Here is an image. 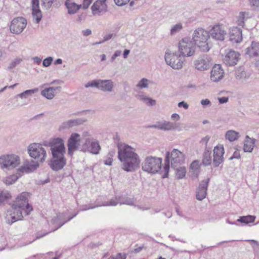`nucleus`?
Masks as SVG:
<instances>
[{
    "mask_svg": "<svg viewBox=\"0 0 259 259\" xmlns=\"http://www.w3.org/2000/svg\"><path fill=\"white\" fill-rule=\"evenodd\" d=\"M182 57H190L194 54L195 48L193 43L187 38H184L179 43V52Z\"/></svg>",
    "mask_w": 259,
    "mask_h": 259,
    "instance_id": "9d476101",
    "label": "nucleus"
},
{
    "mask_svg": "<svg viewBox=\"0 0 259 259\" xmlns=\"http://www.w3.org/2000/svg\"><path fill=\"white\" fill-rule=\"evenodd\" d=\"M166 64L174 69H180L182 68L185 61L184 58L179 53L166 52L164 56Z\"/></svg>",
    "mask_w": 259,
    "mask_h": 259,
    "instance_id": "0eeeda50",
    "label": "nucleus"
},
{
    "mask_svg": "<svg viewBox=\"0 0 259 259\" xmlns=\"http://www.w3.org/2000/svg\"><path fill=\"white\" fill-rule=\"evenodd\" d=\"M210 37L216 40H224L225 36L227 34L222 25L217 24L214 25L208 32Z\"/></svg>",
    "mask_w": 259,
    "mask_h": 259,
    "instance_id": "2eb2a0df",
    "label": "nucleus"
},
{
    "mask_svg": "<svg viewBox=\"0 0 259 259\" xmlns=\"http://www.w3.org/2000/svg\"><path fill=\"white\" fill-rule=\"evenodd\" d=\"M112 162V159L111 158H108L104 161V164L107 165H111Z\"/></svg>",
    "mask_w": 259,
    "mask_h": 259,
    "instance_id": "774afa93",
    "label": "nucleus"
},
{
    "mask_svg": "<svg viewBox=\"0 0 259 259\" xmlns=\"http://www.w3.org/2000/svg\"><path fill=\"white\" fill-rule=\"evenodd\" d=\"M22 61L20 59H15L14 60H13L11 63L10 64L8 68L9 69H12L15 68L17 65L19 64Z\"/></svg>",
    "mask_w": 259,
    "mask_h": 259,
    "instance_id": "de8ad7c7",
    "label": "nucleus"
},
{
    "mask_svg": "<svg viewBox=\"0 0 259 259\" xmlns=\"http://www.w3.org/2000/svg\"><path fill=\"white\" fill-rule=\"evenodd\" d=\"M29 193L22 192L16 199L12 206V210L8 211L6 219L8 224H12L13 223L21 220L23 215H28L32 211L33 208L28 202Z\"/></svg>",
    "mask_w": 259,
    "mask_h": 259,
    "instance_id": "f03ea898",
    "label": "nucleus"
},
{
    "mask_svg": "<svg viewBox=\"0 0 259 259\" xmlns=\"http://www.w3.org/2000/svg\"><path fill=\"white\" fill-rule=\"evenodd\" d=\"M179 125L176 123H172L164 121L162 122L163 131H169L176 129Z\"/></svg>",
    "mask_w": 259,
    "mask_h": 259,
    "instance_id": "f704fd0d",
    "label": "nucleus"
},
{
    "mask_svg": "<svg viewBox=\"0 0 259 259\" xmlns=\"http://www.w3.org/2000/svg\"><path fill=\"white\" fill-rule=\"evenodd\" d=\"M113 34L112 33H110V34L105 35L104 36L103 41H106L109 40L113 37Z\"/></svg>",
    "mask_w": 259,
    "mask_h": 259,
    "instance_id": "69168bd1",
    "label": "nucleus"
},
{
    "mask_svg": "<svg viewBox=\"0 0 259 259\" xmlns=\"http://www.w3.org/2000/svg\"><path fill=\"white\" fill-rule=\"evenodd\" d=\"M100 79H94L87 82L84 87L88 88H96L99 89Z\"/></svg>",
    "mask_w": 259,
    "mask_h": 259,
    "instance_id": "a19ab883",
    "label": "nucleus"
},
{
    "mask_svg": "<svg viewBox=\"0 0 259 259\" xmlns=\"http://www.w3.org/2000/svg\"><path fill=\"white\" fill-rule=\"evenodd\" d=\"M53 61L52 57H48L42 61V65L44 67H48L51 65Z\"/></svg>",
    "mask_w": 259,
    "mask_h": 259,
    "instance_id": "49530a36",
    "label": "nucleus"
},
{
    "mask_svg": "<svg viewBox=\"0 0 259 259\" xmlns=\"http://www.w3.org/2000/svg\"><path fill=\"white\" fill-rule=\"evenodd\" d=\"M39 166L38 162L31 160H25L23 165L18 169V171L21 172L29 173L33 171Z\"/></svg>",
    "mask_w": 259,
    "mask_h": 259,
    "instance_id": "4be33fe9",
    "label": "nucleus"
},
{
    "mask_svg": "<svg viewBox=\"0 0 259 259\" xmlns=\"http://www.w3.org/2000/svg\"><path fill=\"white\" fill-rule=\"evenodd\" d=\"M250 4L255 7H259V0H250Z\"/></svg>",
    "mask_w": 259,
    "mask_h": 259,
    "instance_id": "0e129e2a",
    "label": "nucleus"
},
{
    "mask_svg": "<svg viewBox=\"0 0 259 259\" xmlns=\"http://www.w3.org/2000/svg\"><path fill=\"white\" fill-rule=\"evenodd\" d=\"M178 106L180 108L183 107L185 109H187L189 107V105L185 101L179 102Z\"/></svg>",
    "mask_w": 259,
    "mask_h": 259,
    "instance_id": "13d9d810",
    "label": "nucleus"
},
{
    "mask_svg": "<svg viewBox=\"0 0 259 259\" xmlns=\"http://www.w3.org/2000/svg\"><path fill=\"white\" fill-rule=\"evenodd\" d=\"M185 155L178 149H174L171 153L167 152L165 161L166 162L170 160L172 168H176L183 164L185 161Z\"/></svg>",
    "mask_w": 259,
    "mask_h": 259,
    "instance_id": "1a4fd4ad",
    "label": "nucleus"
},
{
    "mask_svg": "<svg viewBox=\"0 0 259 259\" xmlns=\"http://www.w3.org/2000/svg\"><path fill=\"white\" fill-rule=\"evenodd\" d=\"M57 0H41V5L43 9L49 10L52 7L54 2Z\"/></svg>",
    "mask_w": 259,
    "mask_h": 259,
    "instance_id": "4c0bfd02",
    "label": "nucleus"
},
{
    "mask_svg": "<svg viewBox=\"0 0 259 259\" xmlns=\"http://www.w3.org/2000/svg\"><path fill=\"white\" fill-rule=\"evenodd\" d=\"M211 151L206 147L203 153L202 163L204 165L207 166L211 164Z\"/></svg>",
    "mask_w": 259,
    "mask_h": 259,
    "instance_id": "c756f323",
    "label": "nucleus"
},
{
    "mask_svg": "<svg viewBox=\"0 0 259 259\" xmlns=\"http://www.w3.org/2000/svg\"><path fill=\"white\" fill-rule=\"evenodd\" d=\"M245 73L244 71L240 72L239 71L235 72V76L237 78L241 79L245 77Z\"/></svg>",
    "mask_w": 259,
    "mask_h": 259,
    "instance_id": "5fc2aeb1",
    "label": "nucleus"
},
{
    "mask_svg": "<svg viewBox=\"0 0 259 259\" xmlns=\"http://www.w3.org/2000/svg\"><path fill=\"white\" fill-rule=\"evenodd\" d=\"M239 56L238 52L229 50L223 58L224 63L228 66H234L238 61Z\"/></svg>",
    "mask_w": 259,
    "mask_h": 259,
    "instance_id": "6ab92c4d",
    "label": "nucleus"
},
{
    "mask_svg": "<svg viewBox=\"0 0 259 259\" xmlns=\"http://www.w3.org/2000/svg\"><path fill=\"white\" fill-rule=\"evenodd\" d=\"M82 34L84 36H88L92 34V30L90 29H87L82 31Z\"/></svg>",
    "mask_w": 259,
    "mask_h": 259,
    "instance_id": "e2e57ef3",
    "label": "nucleus"
},
{
    "mask_svg": "<svg viewBox=\"0 0 259 259\" xmlns=\"http://www.w3.org/2000/svg\"><path fill=\"white\" fill-rule=\"evenodd\" d=\"M108 259H126V255L125 254L119 253L116 256H110Z\"/></svg>",
    "mask_w": 259,
    "mask_h": 259,
    "instance_id": "8fccbe9b",
    "label": "nucleus"
},
{
    "mask_svg": "<svg viewBox=\"0 0 259 259\" xmlns=\"http://www.w3.org/2000/svg\"><path fill=\"white\" fill-rule=\"evenodd\" d=\"M176 175L178 179H183L186 175V170L184 166H177L176 168Z\"/></svg>",
    "mask_w": 259,
    "mask_h": 259,
    "instance_id": "e433bc0d",
    "label": "nucleus"
},
{
    "mask_svg": "<svg viewBox=\"0 0 259 259\" xmlns=\"http://www.w3.org/2000/svg\"><path fill=\"white\" fill-rule=\"evenodd\" d=\"M115 4L118 6H123L130 2V0H114Z\"/></svg>",
    "mask_w": 259,
    "mask_h": 259,
    "instance_id": "09e8293b",
    "label": "nucleus"
},
{
    "mask_svg": "<svg viewBox=\"0 0 259 259\" xmlns=\"http://www.w3.org/2000/svg\"><path fill=\"white\" fill-rule=\"evenodd\" d=\"M219 102L220 104H223L226 103L228 102L229 98L228 97H223L221 98H218Z\"/></svg>",
    "mask_w": 259,
    "mask_h": 259,
    "instance_id": "052dcab7",
    "label": "nucleus"
},
{
    "mask_svg": "<svg viewBox=\"0 0 259 259\" xmlns=\"http://www.w3.org/2000/svg\"><path fill=\"white\" fill-rule=\"evenodd\" d=\"M171 118L174 120H179L180 119V116L177 113H174L171 115Z\"/></svg>",
    "mask_w": 259,
    "mask_h": 259,
    "instance_id": "338daca9",
    "label": "nucleus"
},
{
    "mask_svg": "<svg viewBox=\"0 0 259 259\" xmlns=\"http://www.w3.org/2000/svg\"><path fill=\"white\" fill-rule=\"evenodd\" d=\"M136 98L139 100L145 102L147 97L145 96L143 93H139L136 96Z\"/></svg>",
    "mask_w": 259,
    "mask_h": 259,
    "instance_id": "bf43d9fd",
    "label": "nucleus"
},
{
    "mask_svg": "<svg viewBox=\"0 0 259 259\" xmlns=\"http://www.w3.org/2000/svg\"><path fill=\"white\" fill-rule=\"evenodd\" d=\"M255 218L256 217L254 215H251L242 216L239 217V218L237 220V221L238 222H240L241 223L248 224L249 223H253L255 221Z\"/></svg>",
    "mask_w": 259,
    "mask_h": 259,
    "instance_id": "473e14b6",
    "label": "nucleus"
},
{
    "mask_svg": "<svg viewBox=\"0 0 259 259\" xmlns=\"http://www.w3.org/2000/svg\"><path fill=\"white\" fill-rule=\"evenodd\" d=\"M114 87L111 79H100L99 89L104 92H112Z\"/></svg>",
    "mask_w": 259,
    "mask_h": 259,
    "instance_id": "393cba45",
    "label": "nucleus"
},
{
    "mask_svg": "<svg viewBox=\"0 0 259 259\" xmlns=\"http://www.w3.org/2000/svg\"><path fill=\"white\" fill-rule=\"evenodd\" d=\"M27 24L26 20L23 17L14 18L11 22L10 29L14 33L19 34L25 28Z\"/></svg>",
    "mask_w": 259,
    "mask_h": 259,
    "instance_id": "ddd939ff",
    "label": "nucleus"
},
{
    "mask_svg": "<svg viewBox=\"0 0 259 259\" xmlns=\"http://www.w3.org/2000/svg\"><path fill=\"white\" fill-rule=\"evenodd\" d=\"M118 158L122 163V169L127 172L135 171L139 167V156L131 146H118Z\"/></svg>",
    "mask_w": 259,
    "mask_h": 259,
    "instance_id": "7ed1b4c3",
    "label": "nucleus"
},
{
    "mask_svg": "<svg viewBox=\"0 0 259 259\" xmlns=\"http://www.w3.org/2000/svg\"><path fill=\"white\" fill-rule=\"evenodd\" d=\"M226 139H228L230 142H233L239 137V133L233 130L228 131L227 132L225 135Z\"/></svg>",
    "mask_w": 259,
    "mask_h": 259,
    "instance_id": "72a5a7b5",
    "label": "nucleus"
},
{
    "mask_svg": "<svg viewBox=\"0 0 259 259\" xmlns=\"http://www.w3.org/2000/svg\"><path fill=\"white\" fill-rule=\"evenodd\" d=\"M201 104L203 106L211 105L210 101L207 99L202 100L201 101Z\"/></svg>",
    "mask_w": 259,
    "mask_h": 259,
    "instance_id": "680f3d73",
    "label": "nucleus"
},
{
    "mask_svg": "<svg viewBox=\"0 0 259 259\" xmlns=\"http://www.w3.org/2000/svg\"><path fill=\"white\" fill-rule=\"evenodd\" d=\"M101 150L98 141L94 139L87 138L82 146L81 151L89 152L94 154H98Z\"/></svg>",
    "mask_w": 259,
    "mask_h": 259,
    "instance_id": "9b49d317",
    "label": "nucleus"
},
{
    "mask_svg": "<svg viewBox=\"0 0 259 259\" xmlns=\"http://www.w3.org/2000/svg\"><path fill=\"white\" fill-rule=\"evenodd\" d=\"M162 159L154 156H147L142 164L143 170L148 173L156 174L161 168Z\"/></svg>",
    "mask_w": 259,
    "mask_h": 259,
    "instance_id": "39448f33",
    "label": "nucleus"
},
{
    "mask_svg": "<svg viewBox=\"0 0 259 259\" xmlns=\"http://www.w3.org/2000/svg\"><path fill=\"white\" fill-rule=\"evenodd\" d=\"M20 163L19 156L15 154L3 155L0 156V167L10 169L16 167Z\"/></svg>",
    "mask_w": 259,
    "mask_h": 259,
    "instance_id": "6e6552de",
    "label": "nucleus"
},
{
    "mask_svg": "<svg viewBox=\"0 0 259 259\" xmlns=\"http://www.w3.org/2000/svg\"><path fill=\"white\" fill-rule=\"evenodd\" d=\"M230 40L232 42L239 43L242 40V30L237 27L232 28L230 31Z\"/></svg>",
    "mask_w": 259,
    "mask_h": 259,
    "instance_id": "b1692460",
    "label": "nucleus"
},
{
    "mask_svg": "<svg viewBox=\"0 0 259 259\" xmlns=\"http://www.w3.org/2000/svg\"><path fill=\"white\" fill-rule=\"evenodd\" d=\"M65 5L68 10V13L70 15L76 13L77 11L81 8V5H77L72 0H66Z\"/></svg>",
    "mask_w": 259,
    "mask_h": 259,
    "instance_id": "bb28decb",
    "label": "nucleus"
},
{
    "mask_svg": "<svg viewBox=\"0 0 259 259\" xmlns=\"http://www.w3.org/2000/svg\"><path fill=\"white\" fill-rule=\"evenodd\" d=\"M10 196V194L7 191H0V203L8 199Z\"/></svg>",
    "mask_w": 259,
    "mask_h": 259,
    "instance_id": "37998d69",
    "label": "nucleus"
},
{
    "mask_svg": "<svg viewBox=\"0 0 259 259\" xmlns=\"http://www.w3.org/2000/svg\"><path fill=\"white\" fill-rule=\"evenodd\" d=\"M148 80L147 79L143 78L139 81V82L137 84V87L139 88L140 89L148 88Z\"/></svg>",
    "mask_w": 259,
    "mask_h": 259,
    "instance_id": "79ce46f5",
    "label": "nucleus"
},
{
    "mask_svg": "<svg viewBox=\"0 0 259 259\" xmlns=\"http://www.w3.org/2000/svg\"><path fill=\"white\" fill-rule=\"evenodd\" d=\"M144 102L148 106H154L156 104V101L149 97L146 99Z\"/></svg>",
    "mask_w": 259,
    "mask_h": 259,
    "instance_id": "3c124183",
    "label": "nucleus"
},
{
    "mask_svg": "<svg viewBox=\"0 0 259 259\" xmlns=\"http://www.w3.org/2000/svg\"><path fill=\"white\" fill-rule=\"evenodd\" d=\"M245 143L244 144L243 149L244 152H251L254 147V144L255 143V139H251L248 136H246L245 137Z\"/></svg>",
    "mask_w": 259,
    "mask_h": 259,
    "instance_id": "c85d7f7f",
    "label": "nucleus"
},
{
    "mask_svg": "<svg viewBox=\"0 0 259 259\" xmlns=\"http://www.w3.org/2000/svg\"><path fill=\"white\" fill-rule=\"evenodd\" d=\"M87 119L84 118H78L76 119H70L63 122L59 126V131L65 130L70 128L77 126L83 124L87 122Z\"/></svg>",
    "mask_w": 259,
    "mask_h": 259,
    "instance_id": "a211bd4d",
    "label": "nucleus"
},
{
    "mask_svg": "<svg viewBox=\"0 0 259 259\" xmlns=\"http://www.w3.org/2000/svg\"><path fill=\"white\" fill-rule=\"evenodd\" d=\"M247 15L248 13L246 12H241L239 13V16L237 17V23L238 25L242 26L244 25L245 16Z\"/></svg>",
    "mask_w": 259,
    "mask_h": 259,
    "instance_id": "58836bf2",
    "label": "nucleus"
},
{
    "mask_svg": "<svg viewBox=\"0 0 259 259\" xmlns=\"http://www.w3.org/2000/svg\"><path fill=\"white\" fill-rule=\"evenodd\" d=\"M119 203L118 200V197L116 196L115 199H111L109 201H106L104 202L101 205H98L90 207L88 208H85L84 210H87L89 209H93L96 207H98L99 206H116L117 205V204Z\"/></svg>",
    "mask_w": 259,
    "mask_h": 259,
    "instance_id": "7c9ffc66",
    "label": "nucleus"
},
{
    "mask_svg": "<svg viewBox=\"0 0 259 259\" xmlns=\"http://www.w3.org/2000/svg\"><path fill=\"white\" fill-rule=\"evenodd\" d=\"M245 53L251 57L259 56V42L252 41L251 45L245 49Z\"/></svg>",
    "mask_w": 259,
    "mask_h": 259,
    "instance_id": "a878e982",
    "label": "nucleus"
},
{
    "mask_svg": "<svg viewBox=\"0 0 259 259\" xmlns=\"http://www.w3.org/2000/svg\"><path fill=\"white\" fill-rule=\"evenodd\" d=\"M61 87H49L42 90L41 92V94L42 96L46 97L47 99L49 100H51L55 96V91L57 90L60 91L61 90Z\"/></svg>",
    "mask_w": 259,
    "mask_h": 259,
    "instance_id": "cd10ccee",
    "label": "nucleus"
},
{
    "mask_svg": "<svg viewBox=\"0 0 259 259\" xmlns=\"http://www.w3.org/2000/svg\"><path fill=\"white\" fill-rule=\"evenodd\" d=\"M209 37L208 31L202 28H198L194 31L192 39L195 45L197 46L201 51L207 52L210 49L207 42Z\"/></svg>",
    "mask_w": 259,
    "mask_h": 259,
    "instance_id": "20e7f679",
    "label": "nucleus"
},
{
    "mask_svg": "<svg viewBox=\"0 0 259 259\" xmlns=\"http://www.w3.org/2000/svg\"><path fill=\"white\" fill-rule=\"evenodd\" d=\"M209 139H210V137L208 136H206L205 137L203 138L201 140V141H200V143L202 144H204L205 145V148H206L207 144L208 142Z\"/></svg>",
    "mask_w": 259,
    "mask_h": 259,
    "instance_id": "6e6d98bb",
    "label": "nucleus"
},
{
    "mask_svg": "<svg viewBox=\"0 0 259 259\" xmlns=\"http://www.w3.org/2000/svg\"><path fill=\"white\" fill-rule=\"evenodd\" d=\"M210 179L207 178L205 180L202 181L199 185L196 191V199L198 200H202L204 199L207 194V190Z\"/></svg>",
    "mask_w": 259,
    "mask_h": 259,
    "instance_id": "aec40b11",
    "label": "nucleus"
},
{
    "mask_svg": "<svg viewBox=\"0 0 259 259\" xmlns=\"http://www.w3.org/2000/svg\"><path fill=\"white\" fill-rule=\"evenodd\" d=\"M199 167V162L197 160H195L192 162L190 165V168L192 170H197Z\"/></svg>",
    "mask_w": 259,
    "mask_h": 259,
    "instance_id": "603ef678",
    "label": "nucleus"
},
{
    "mask_svg": "<svg viewBox=\"0 0 259 259\" xmlns=\"http://www.w3.org/2000/svg\"><path fill=\"white\" fill-rule=\"evenodd\" d=\"M27 152L31 157L37 159L40 162H44L47 158L46 151L40 144H30L27 147Z\"/></svg>",
    "mask_w": 259,
    "mask_h": 259,
    "instance_id": "423d86ee",
    "label": "nucleus"
},
{
    "mask_svg": "<svg viewBox=\"0 0 259 259\" xmlns=\"http://www.w3.org/2000/svg\"><path fill=\"white\" fill-rule=\"evenodd\" d=\"M164 169V174L162 176L163 178H166L168 177L169 170V162L165 161V164L163 167Z\"/></svg>",
    "mask_w": 259,
    "mask_h": 259,
    "instance_id": "a18cd8bd",
    "label": "nucleus"
},
{
    "mask_svg": "<svg viewBox=\"0 0 259 259\" xmlns=\"http://www.w3.org/2000/svg\"><path fill=\"white\" fill-rule=\"evenodd\" d=\"M32 15L35 22L38 24L42 19V13L39 8V0H32Z\"/></svg>",
    "mask_w": 259,
    "mask_h": 259,
    "instance_id": "5701e85b",
    "label": "nucleus"
},
{
    "mask_svg": "<svg viewBox=\"0 0 259 259\" xmlns=\"http://www.w3.org/2000/svg\"><path fill=\"white\" fill-rule=\"evenodd\" d=\"M80 135L77 133L71 135L67 141L68 154L72 156L74 152L77 150L80 145Z\"/></svg>",
    "mask_w": 259,
    "mask_h": 259,
    "instance_id": "f8f14e48",
    "label": "nucleus"
},
{
    "mask_svg": "<svg viewBox=\"0 0 259 259\" xmlns=\"http://www.w3.org/2000/svg\"><path fill=\"white\" fill-rule=\"evenodd\" d=\"M38 91V88H34L33 89L26 90L24 92L18 95V96L21 99L27 98L28 96L37 92Z\"/></svg>",
    "mask_w": 259,
    "mask_h": 259,
    "instance_id": "c9c22d12",
    "label": "nucleus"
},
{
    "mask_svg": "<svg viewBox=\"0 0 259 259\" xmlns=\"http://www.w3.org/2000/svg\"><path fill=\"white\" fill-rule=\"evenodd\" d=\"M44 145L50 147L52 158L48 164L51 169L56 171L62 169L66 164V149L63 140L60 138L52 139L49 142H44Z\"/></svg>",
    "mask_w": 259,
    "mask_h": 259,
    "instance_id": "f257e3e1",
    "label": "nucleus"
},
{
    "mask_svg": "<svg viewBox=\"0 0 259 259\" xmlns=\"http://www.w3.org/2000/svg\"><path fill=\"white\" fill-rule=\"evenodd\" d=\"M106 0H98L94 3L91 7L93 15L100 16L106 13L107 11V6Z\"/></svg>",
    "mask_w": 259,
    "mask_h": 259,
    "instance_id": "dca6fc26",
    "label": "nucleus"
},
{
    "mask_svg": "<svg viewBox=\"0 0 259 259\" xmlns=\"http://www.w3.org/2000/svg\"><path fill=\"white\" fill-rule=\"evenodd\" d=\"M183 29L182 23H179L173 26L170 29V35H173L180 31Z\"/></svg>",
    "mask_w": 259,
    "mask_h": 259,
    "instance_id": "ea45409f",
    "label": "nucleus"
},
{
    "mask_svg": "<svg viewBox=\"0 0 259 259\" xmlns=\"http://www.w3.org/2000/svg\"><path fill=\"white\" fill-rule=\"evenodd\" d=\"M210 62V57L207 55H203L196 60L194 64L196 69L203 71L209 68L211 65Z\"/></svg>",
    "mask_w": 259,
    "mask_h": 259,
    "instance_id": "4468645a",
    "label": "nucleus"
},
{
    "mask_svg": "<svg viewBox=\"0 0 259 259\" xmlns=\"http://www.w3.org/2000/svg\"><path fill=\"white\" fill-rule=\"evenodd\" d=\"M224 71L221 66L219 64H215L212 67L210 79L213 82H218L224 77Z\"/></svg>",
    "mask_w": 259,
    "mask_h": 259,
    "instance_id": "412c9836",
    "label": "nucleus"
},
{
    "mask_svg": "<svg viewBox=\"0 0 259 259\" xmlns=\"http://www.w3.org/2000/svg\"><path fill=\"white\" fill-rule=\"evenodd\" d=\"M18 179L16 176L13 175L9 177H7L5 180V183L6 185H10L14 184Z\"/></svg>",
    "mask_w": 259,
    "mask_h": 259,
    "instance_id": "c03bdc74",
    "label": "nucleus"
},
{
    "mask_svg": "<svg viewBox=\"0 0 259 259\" xmlns=\"http://www.w3.org/2000/svg\"><path fill=\"white\" fill-rule=\"evenodd\" d=\"M92 3V0H83L82 4L83 9L85 10L88 9Z\"/></svg>",
    "mask_w": 259,
    "mask_h": 259,
    "instance_id": "864d4df0",
    "label": "nucleus"
},
{
    "mask_svg": "<svg viewBox=\"0 0 259 259\" xmlns=\"http://www.w3.org/2000/svg\"><path fill=\"white\" fill-rule=\"evenodd\" d=\"M121 51L119 50L116 51L113 56L111 57V61L113 62L115 58L121 55Z\"/></svg>",
    "mask_w": 259,
    "mask_h": 259,
    "instance_id": "4d7b16f0",
    "label": "nucleus"
},
{
    "mask_svg": "<svg viewBox=\"0 0 259 259\" xmlns=\"http://www.w3.org/2000/svg\"><path fill=\"white\" fill-rule=\"evenodd\" d=\"M119 204L120 205L126 204L128 205H134L135 200L134 198H131L126 196L118 197Z\"/></svg>",
    "mask_w": 259,
    "mask_h": 259,
    "instance_id": "2f4dec72",
    "label": "nucleus"
},
{
    "mask_svg": "<svg viewBox=\"0 0 259 259\" xmlns=\"http://www.w3.org/2000/svg\"><path fill=\"white\" fill-rule=\"evenodd\" d=\"M225 151L223 145L217 146L213 149V164L214 167H218L224 161L223 155Z\"/></svg>",
    "mask_w": 259,
    "mask_h": 259,
    "instance_id": "f3484780",
    "label": "nucleus"
}]
</instances>
